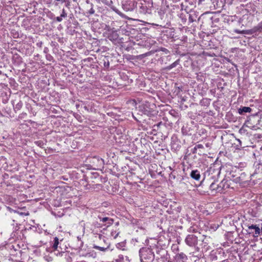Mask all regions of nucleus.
I'll return each mask as SVG.
<instances>
[{"mask_svg":"<svg viewBox=\"0 0 262 262\" xmlns=\"http://www.w3.org/2000/svg\"><path fill=\"white\" fill-rule=\"evenodd\" d=\"M179 61H180L179 59L176 60V61H174L173 63H172L170 65L165 67L164 68V69L166 70H171V69L176 67L177 65L179 64Z\"/></svg>","mask_w":262,"mask_h":262,"instance_id":"cd10ccee","label":"nucleus"},{"mask_svg":"<svg viewBox=\"0 0 262 262\" xmlns=\"http://www.w3.org/2000/svg\"><path fill=\"white\" fill-rule=\"evenodd\" d=\"M245 226L248 228L247 231L249 234H252L254 237H257L260 235V229L259 224H246Z\"/></svg>","mask_w":262,"mask_h":262,"instance_id":"20e7f679","label":"nucleus"},{"mask_svg":"<svg viewBox=\"0 0 262 262\" xmlns=\"http://www.w3.org/2000/svg\"><path fill=\"white\" fill-rule=\"evenodd\" d=\"M35 143L37 145L40 147H41L43 144V142L41 141H37Z\"/></svg>","mask_w":262,"mask_h":262,"instance_id":"4c0bfd02","label":"nucleus"},{"mask_svg":"<svg viewBox=\"0 0 262 262\" xmlns=\"http://www.w3.org/2000/svg\"><path fill=\"white\" fill-rule=\"evenodd\" d=\"M215 2L216 0H198V5L211 8L212 4Z\"/></svg>","mask_w":262,"mask_h":262,"instance_id":"f3484780","label":"nucleus"},{"mask_svg":"<svg viewBox=\"0 0 262 262\" xmlns=\"http://www.w3.org/2000/svg\"><path fill=\"white\" fill-rule=\"evenodd\" d=\"M176 259L179 262H185L187 260V257L184 253L181 252L177 254Z\"/></svg>","mask_w":262,"mask_h":262,"instance_id":"4be33fe9","label":"nucleus"},{"mask_svg":"<svg viewBox=\"0 0 262 262\" xmlns=\"http://www.w3.org/2000/svg\"><path fill=\"white\" fill-rule=\"evenodd\" d=\"M191 178L196 180L200 181L201 178L200 172L197 170H192L190 174Z\"/></svg>","mask_w":262,"mask_h":262,"instance_id":"aec40b11","label":"nucleus"},{"mask_svg":"<svg viewBox=\"0 0 262 262\" xmlns=\"http://www.w3.org/2000/svg\"><path fill=\"white\" fill-rule=\"evenodd\" d=\"M164 57H161L159 61L161 62V63H163V61H164Z\"/></svg>","mask_w":262,"mask_h":262,"instance_id":"3c124183","label":"nucleus"},{"mask_svg":"<svg viewBox=\"0 0 262 262\" xmlns=\"http://www.w3.org/2000/svg\"><path fill=\"white\" fill-rule=\"evenodd\" d=\"M212 7L214 9H220L224 6V3L222 1L220 2L216 0V2L212 4Z\"/></svg>","mask_w":262,"mask_h":262,"instance_id":"b1692460","label":"nucleus"},{"mask_svg":"<svg viewBox=\"0 0 262 262\" xmlns=\"http://www.w3.org/2000/svg\"><path fill=\"white\" fill-rule=\"evenodd\" d=\"M12 60L13 64L19 66L23 62V59L21 56L17 53H14L13 55Z\"/></svg>","mask_w":262,"mask_h":262,"instance_id":"a211bd4d","label":"nucleus"},{"mask_svg":"<svg viewBox=\"0 0 262 262\" xmlns=\"http://www.w3.org/2000/svg\"><path fill=\"white\" fill-rule=\"evenodd\" d=\"M164 124L162 123V122H159L158 123H157V124H155L153 126V127H157V128H159V127L160 126V125H163Z\"/></svg>","mask_w":262,"mask_h":262,"instance_id":"ea45409f","label":"nucleus"},{"mask_svg":"<svg viewBox=\"0 0 262 262\" xmlns=\"http://www.w3.org/2000/svg\"><path fill=\"white\" fill-rule=\"evenodd\" d=\"M53 242H54V243L52 246V248L54 251H56L57 250V249L58 248V244H59L58 238L57 237H55L54 238Z\"/></svg>","mask_w":262,"mask_h":262,"instance_id":"bb28decb","label":"nucleus"},{"mask_svg":"<svg viewBox=\"0 0 262 262\" xmlns=\"http://www.w3.org/2000/svg\"><path fill=\"white\" fill-rule=\"evenodd\" d=\"M181 147V141L176 136H172L171 138V148L173 151L177 152Z\"/></svg>","mask_w":262,"mask_h":262,"instance_id":"1a4fd4ad","label":"nucleus"},{"mask_svg":"<svg viewBox=\"0 0 262 262\" xmlns=\"http://www.w3.org/2000/svg\"><path fill=\"white\" fill-rule=\"evenodd\" d=\"M261 31L262 29L261 27H260L258 24L257 26L254 27L253 28L247 30L246 33L247 35H252L254 34H256L257 32H261Z\"/></svg>","mask_w":262,"mask_h":262,"instance_id":"6ab92c4d","label":"nucleus"},{"mask_svg":"<svg viewBox=\"0 0 262 262\" xmlns=\"http://www.w3.org/2000/svg\"><path fill=\"white\" fill-rule=\"evenodd\" d=\"M156 258L157 259H162L163 261L167 260L169 258V255L165 249L160 248L156 252Z\"/></svg>","mask_w":262,"mask_h":262,"instance_id":"f8f14e48","label":"nucleus"},{"mask_svg":"<svg viewBox=\"0 0 262 262\" xmlns=\"http://www.w3.org/2000/svg\"><path fill=\"white\" fill-rule=\"evenodd\" d=\"M108 247H106V248H104V247H100V246H94V248L95 249H97V250H99L100 251H105L106 250H107L108 249Z\"/></svg>","mask_w":262,"mask_h":262,"instance_id":"473e14b6","label":"nucleus"},{"mask_svg":"<svg viewBox=\"0 0 262 262\" xmlns=\"http://www.w3.org/2000/svg\"><path fill=\"white\" fill-rule=\"evenodd\" d=\"M160 20L159 24L156 25L163 28H168L170 26V21L172 18L171 13L167 9H160L158 12Z\"/></svg>","mask_w":262,"mask_h":262,"instance_id":"f03ea898","label":"nucleus"},{"mask_svg":"<svg viewBox=\"0 0 262 262\" xmlns=\"http://www.w3.org/2000/svg\"><path fill=\"white\" fill-rule=\"evenodd\" d=\"M188 13L186 14L182 13L180 14L179 17L181 18L182 22L184 24L186 23L187 21V17Z\"/></svg>","mask_w":262,"mask_h":262,"instance_id":"c85d7f7f","label":"nucleus"},{"mask_svg":"<svg viewBox=\"0 0 262 262\" xmlns=\"http://www.w3.org/2000/svg\"><path fill=\"white\" fill-rule=\"evenodd\" d=\"M149 55V53H146L145 54H141V55L137 56L136 58L138 59H142Z\"/></svg>","mask_w":262,"mask_h":262,"instance_id":"c9c22d12","label":"nucleus"},{"mask_svg":"<svg viewBox=\"0 0 262 262\" xmlns=\"http://www.w3.org/2000/svg\"><path fill=\"white\" fill-rule=\"evenodd\" d=\"M206 145V146H207V147H208V144H207Z\"/></svg>","mask_w":262,"mask_h":262,"instance_id":"774afa93","label":"nucleus"},{"mask_svg":"<svg viewBox=\"0 0 262 262\" xmlns=\"http://www.w3.org/2000/svg\"><path fill=\"white\" fill-rule=\"evenodd\" d=\"M230 182L227 178L224 179L219 184V192H222L223 190H226L230 187Z\"/></svg>","mask_w":262,"mask_h":262,"instance_id":"2eb2a0df","label":"nucleus"},{"mask_svg":"<svg viewBox=\"0 0 262 262\" xmlns=\"http://www.w3.org/2000/svg\"><path fill=\"white\" fill-rule=\"evenodd\" d=\"M234 32L235 33H237L238 34H247V30H239L238 29H234Z\"/></svg>","mask_w":262,"mask_h":262,"instance_id":"72a5a7b5","label":"nucleus"},{"mask_svg":"<svg viewBox=\"0 0 262 262\" xmlns=\"http://www.w3.org/2000/svg\"><path fill=\"white\" fill-rule=\"evenodd\" d=\"M195 128L193 124H186L182 127V133L183 135L191 136L194 133Z\"/></svg>","mask_w":262,"mask_h":262,"instance_id":"6e6552de","label":"nucleus"},{"mask_svg":"<svg viewBox=\"0 0 262 262\" xmlns=\"http://www.w3.org/2000/svg\"><path fill=\"white\" fill-rule=\"evenodd\" d=\"M98 218L100 222H102V225L107 227L110 226L113 224L114 220L107 216H102L98 215Z\"/></svg>","mask_w":262,"mask_h":262,"instance_id":"4468645a","label":"nucleus"},{"mask_svg":"<svg viewBox=\"0 0 262 262\" xmlns=\"http://www.w3.org/2000/svg\"><path fill=\"white\" fill-rule=\"evenodd\" d=\"M197 149H197L196 147L195 146L194 147V148H193L192 149V152L193 154H196V152H197Z\"/></svg>","mask_w":262,"mask_h":262,"instance_id":"c03bdc74","label":"nucleus"},{"mask_svg":"<svg viewBox=\"0 0 262 262\" xmlns=\"http://www.w3.org/2000/svg\"><path fill=\"white\" fill-rule=\"evenodd\" d=\"M122 7L126 11H132L137 6V3L135 0H121Z\"/></svg>","mask_w":262,"mask_h":262,"instance_id":"39448f33","label":"nucleus"},{"mask_svg":"<svg viewBox=\"0 0 262 262\" xmlns=\"http://www.w3.org/2000/svg\"><path fill=\"white\" fill-rule=\"evenodd\" d=\"M198 237L194 234H189L186 236L185 242L189 246L195 247L198 244Z\"/></svg>","mask_w":262,"mask_h":262,"instance_id":"9d476101","label":"nucleus"},{"mask_svg":"<svg viewBox=\"0 0 262 262\" xmlns=\"http://www.w3.org/2000/svg\"><path fill=\"white\" fill-rule=\"evenodd\" d=\"M173 35H174V31H170V36H171V37L172 38H174Z\"/></svg>","mask_w":262,"mask_h":262,"instance_id":"09e8293b","label":"nucleus"},{"mask_svg":"<svg viewBox=\"0 0 262 262\" xmlns=\"http://www.w3.org/2000/svg\"><path fill=\"white\" fill-rule=\"evenodd\" d=\"M237 141L239 142V144H240V145L241 146V141L239 139H238Z\"/></svg>","mask_w":262,"mask_h":262,"instance_id":"0e129e2a","label":"nucleus"},{"mask_svg":"<svg viewBox=\"0 0 262 262\" xmlns=\"http://www.w3.org/2000/svg\"><path fill=\"white\" fill-rule=\"evenodd\" d=\"M148 7L147 6L145 1L144 3H141L139 6V12L142 14L148 13Z\"/></svg>","mask_w":262,"mask_h":262,"instance_id":"412c9836","label":"nucleus"},{"mask_svg":"<svg viewBox=\"0 0 262 262\" xmlns=\"http://www.w3.org/2000/svg\"><path fill=\"white\" fill-rule=\"evenodd\" d=\"M93 176H94V177L96 179V178H98L99 179L100 178L99 177V174L98 173H94L93 174Z\"/></svg>","mask_w":262,"mask_h":262,"instance_id":"49530a36","label":"nucleus"},{"mask_svg":"<svg viewBox=\"0 0 262 262\" xmlns=\"http://www.w3.org/2000/svg\"><path fill=\"white\" fill-rule=\"evenodd\" d=\"M201 17L203 19H205L207 21H210V25L212 27H217V26L216 25V23H217L220 21V18L216 15H212V14L210 13H206L202 14Z\"/></svg>","mask_w":262,"mask_h":262,"instance_id":"0eeeda50","label":"nucleus"},{"mask_svg":"<svg viewBox=\"0 0 262 262\" xmlns=\"http://www.w3.org/2000/svg\"><path fill=\"white\" fill-rule=\"evenodd\" d=\"M94 225H95V226H96L97 227H101L103 226L102 224H101L100 223H98V222H96V223H95Z\"/></svg>","mask_w":262,"mask_h":262,"instance_id":"79ce46f5","label":"nucleus"},{"mask_svg":"<svg viewBox=\"0 0 262 262\" xmlns=\"http://www.w3.org/2000/svg\"><path fill=\"white\" fill-rule=\"evenodd\" d=\"M189 231H194V229H193V228H192V227H190V228H189Z\"/></svg>","mask_w":262,"mask_h":262,"instance_id":"680f3d73","label":"nucleus"},{"mask_svg":"<svg viewBox=\"0 0 262 262\" xmlns=\"http://www.w3.org/2000/svg\"><path fill=\"white\" fill-rule=\"evenodd\" d=\"M239 172H241V170L238 168L236 167L232 168L231 171L229 172L228 176H226V177L227 178L229 179L230 180H232V181L237 183Z\"/></svg>","mask_w":262,"mask_h":262,"instance_id":"9b49d317","label":"nucleus"},{"mask_svg":"<svg viewBox=\"0 0 262 262\" xmlns=\"http://www.w3.org/2000/svg\"><path fill=\"white\" fill-rule=\"evenodd\" d=\"M21 115H26V113H24V114H22Z\"/></svg>","mask_w":262,"mask_h":262,"instance_id":"338daca9","label":"nucleus"},{"mask_svg":"<svg viewBox=\"0 0 262 262\" xmlns=\"http://www.w3.org/2000/svg\"><path fill=\"white\" fill-rule=\"evenodd\" d=\"M95 186H96V187H99L101 186V185L99 184H97L95 185Z\"/></svg>","mask_w":262,"mask_h":262,"instance_id":"bf43d9fd","label":"nucleus"},{"mask_svg":"<svg viewBox=\"0 0 262 262\" xmlns=\"http://www.w3.org/2000/svg\"><path fill=\"white\" fill-rule=\"evenodd\" d=\"M83 108H84L85 110H86V111H88V110H89V109H88V106H86V105H84V106H83Z\"/></svg>","mask_w":262,"mask_h":262,"instance_id":"5fc2aeb1","label":"nucleus"},{"mask_svg":"<svg viewBox=\"0 0 262 262\" xmlns=\"http://www.w3.org/2000/svg\"><path fill=\"white\" fill-rule=\"evenodd\" d=\"M23 102L21 101H19L14 106V108L15 111H19L21 109L23 106Z\"/></svg>","mask_w":262,"mask_h":262,"instance_id":"2f4dec72","label":"nucleus"},{"mask_svg":"<svg viewBox=\"0 0 262 262\" xmlns=\"http://www.w3.org/2000/svg\"><path fill=\"white\" fill-rule=\"evenodd\" d=\"M47 50H48V48H45V49H44V52L46 53L47 52Z\"/></svg>","mask_w":262,"mask_h":262,"instance_id":"e2e57ef3","label":"nucleus"},{"mask_svg":"<svg viewBox=\"0 0 262 262\" xmlns=\"http://www.w3.org/2000/svg\"><path fill=\"white\" fill-rule=\"evenodd\" d=\"M104 66L106 68H108L110 66L109 61L107 60V61H104Z\"/></svg>","mask_w":262,"mask_h":262,"instance_id":"37998d69","label":"nucleus"},{"mask_svg":"<svg viewBox=\"0 0 262 262\" xmlns=\"http://www.w3.org/2000/svg\"><path fill=\"white\" fill-rule=\"evenodd\" d=\"M249 176L245 172H239L237 183H245L249 181Z\"/></svg>","mask_w":262,"mask_h":262,"instance_id":"dca6fc26","label":"nucleus"},{"mask_svg":"<svg viewBox=\"0 0 262 262\" xmlns=\"http://www.w3.org/2000/svg\"><path fill=\"white\" fill-rule=\"evenodd\" d=\"M252 11H253V12H255L256 13H257L256 9V8L255 7L253 8V9H252Z\"/></svg>","mask_w":262,"mask_h":262,"instance_id":"603ef678","label":"nucleus"},{"mask_svg":"<svg viewBox=\"0 0 262 262\" xmlns=\"http://www.w3.org/2000/svg\"><path fill=\"white\" fill-rule=\"evenodd\" d=\"M252 111V109L250 107L248 106H241L238 109V113L240 115H244L246 113H250Z\"/></svg>","mask_w":262,"mask_h":262,"instance_id":"5701e85b","label":"nucleus"},{"mask_svg":"<svg viewBox=\"0 0 262 262\" xmlns=\"http://www.w3.org/2000/svg\"><path fill=\"white\" fill-rule=\"evenodd\" d=\"M66 0H55L54 1V4L55 6L59 5V4H63L64 3H66Z\"/></svg>","mask_w":262,"mask_h":262,"instance_id":"f704fd0d","label":"nucleus"},{"mask_svg":"<svg viewBox=\"0 0 262 262\" xmlns=\"http://www.w3.org/2000/svg\"><path fill=\"white\" fill-rule=\"evenodd\" d=\"M187 15L188 16V22L189 23L196 21V20L199 21L201 18V17L199 16V13L193 10H190Z\"/></svg>","mask_w":262,"mask_h":262,"instance_id":"ddd939ff","label":"nucleus"},{"mask_svg":"<svg viewBox=\"0 0 262 262\" xmlns=\"http://www.w3.org/2000/svg\"><path fill=\"white\" fill-rule=\"evenodd\" d=\"M158 129V128H157V127H153V131H156Z\"/></svg>","mask_w":262,"mask_h":262,"instance_id":"052dcab7","label":"nucleus"},{"mask_svg":"<svg viewBox=\"0 0 262 262\" xmlns=\"http://www.w3.org/2000/svg\"><path fill=\"white\" fill-rule=\"evenodd\" d=\"M255 173H262V168L261 167V163H258L256 165L255 170Z\"/></svg>","mask_w":262,"mask_h":262,"instance_id":"c756f323","label":"nucleus"},{"mask_svg":"<svg viewBox=\"0 0 262 262\" xmlns=\"http://www.w3.org/2000/svg\"><path fill=\"white\" fill-rule=\"evenodd\" d=\"M260 232L262 231V223L260 225Z\"/></svg>","mask_w":262,"mask_h":262,"instance_id":"13d9d810","label":"nucleus"},{"mask_svg":"<svg viewBox=\"0 0 262 262\" xmlns=\"http://www.w3.org/2000/svg\"><path fill=\"white\" fill-rule=\"evenodd\" d=\"M140 262H154L155 255L150 247L141 248L139 251Z\"/></svg>","mask_w":262,"mask_h":262,"instance_id":"7ed1b4c3","label":"nucleus"},{"mask_svg":"<svg viewBox=\"0 0 262 262\" xmlns=\"http://www.w3.org/2000/svg\"><path fill=\"white\" fill-rule=\"evenodd\" d=\"M94 160H97L98 162V165L100 167H103L104 165V160L101 158H94Z\"/></svg>","mask_w":262,"mask_h":262,"instance_id":"7c9ffc66","label":"nucleus"},{"mask_svg":"<svg viewBox=\"0 0 262 262\" xmlns=\"http://www.w3.org/2000/svg\"><path fill=\"white\" fill-rule=\"evenodd\" d=\"M258 24L259 25V26L260 27H261V28L262 29V20L259 23H258Z\"/></svg>","mask_w":262,"mask_h":262,"instance_id":"864d4df0","label":"nucleus"},{"mask_svg":"<svg viewBox=\"0 0 262 262\" xmlns=\"http://www.w3.org/2000/svg\"><path fill=\"white\" fill-rule=\"evenodd\" d=\"M107 37L115 44L122 42L121 41V39L119 37V34L116 30H108Z\"/></svg>","mask_w":262,"mask_h":262,"instance_id":"423d86ee","label":"nucleus"},{"mask_svg":"<svg viewBox=\"0 0 262 262\" xmlns=\"http://www.w3.org/2000/svg\"><path fill=\"white\" fill-rule=\"evenodd\" d=\"M216 181H210L208 182L209 183H210V189L212 191H215L216 192H219L218 191L219 189V184L216 185L215 184Z\"/></svg>","mask_w":262,"mask_h":262,"instance_id":"393cba45","label":"nucleus"},{"mask_svg":"<svg viewBox=\"0 0 262 262\" xmlns=\"http://www.w3.org/2000/svg\"><path fill=\"white\" fill-rule=\"evenodd\" d=\"M42 42L41 41L38 42L36 43V45L38 47L41 48L42 46Z\"/></svg>","mask_w":262,"mask_h":262,"instance_id":"8fccbe9b","label":"nucleus"},{"mask_svg":"<svg viewBox=\"0 0 262 262\" xmlns=\"http://www.w3.org/2000/svg\"><path fill=\"white\" fill-rule=\"evenodd\" d=\"M102 237V235H101V234H99V238L100 239H101Z\"/></svg>","mask_w":262,"mask_h":262,"instance_id":"69168bd1","label":"nucleus"},{"mask_svg":"<svg viewBox=\"0 0 262 262\" xmlns=\"http://www.w3.org/2000/svg\"><path fill=\"white\" fill-rule=\"evenodd\" d=\"M62 17H61V15H60V16H57L56 17V20L58 22H61L62 20Z\"/></svg>","mask_w":262,"mask_h":262,"instance_id":"a19ab883","label":"nucleus"},{"mask_svg":"<svg viewBox=\"0 0 262 262\" xmlns=\"http://www.w3.org/2000/svg\"><path fill=\"white\" fill-rule=\"evenodd\" d=\"M162 51H164V52H166H166H168V50H167V49H165V48H163V49H162Z\"/></svg>","mask_w":262,"mask_h":262,"instance_id":"6e6d98bb","label":"nucleus"},{"mask_svg":"<svg viewBox=\"0 0 262 262\" xmlns=\"http://www.w3.org/2000/svg\"><path fill=\"white\" fill-rule=\"evenodd\" d=\"M94 13H95V10H94V9L93 8H91V9L89 11V13L90 14H93Z\"/></svg>","mask_w":262,"mask_h":262,"instance_id":"de8ad7c7","label":"nucleus"},{"mask_svg":"<svg viewBox=\"0 0 262 262\" xmlns=\"http://www.w3.org/2000/svg\"><path fill=\"white\" fill-rule=\"evenodd\" d=\"M195 146L196 147L197 149L204 148V146L202 144H197L196 145H195Z\"/></svg>","mask_w":262,"mask_h":262,"instance_id":"a18cd8bd","label":"nucleus"},{"mask_svg":"<svg viewBox=\"0 0 262 262\" xmlns=\"http://www.w3.org/2000/svg\"><path fill=\"white\" fill-rule=\"evenodd\" d=\"M221 167L213 164L204 173V178L201 184L205 182L217 181L221 173Z\"/></svg>","mask_w":262,"mask_h":262,"instance_id":"f257e3e1","label":"nucleus"},{"mask_svg":"<svg viewBox=\"0 0 262 262\" xmlns=\"http://www.w3.org/2000/svg\"><path fill=\"white\" fill-rule=\"evenodd\" d=\"M118 234H119V232L116 233V231H115V232L113 231L111 233L112 236H113L114 238H116L118 236Z\"/></svg>","mask_w":262,"mask_h":262,"instance_id":"58836bf2","label":"nucleus"},{"mask_svg":"<svg viewBox=\"0 0 262 262\" xmlns=\"http://www.w3.org/2000/svg\"><path fill=\"white\" fill-rule=\"evenodd\" d=\"M119 258H120V259H123V255H119Z\"/></svg>","mask_w":262,"mask_h":262,"instance_id":"4d7b16f0","label":"nucleus"},{"mask_svg":"<svg viewBox=\"0 0 262 262\" xmlns=\"http://www.w3.org/2000/svg\"><path fill=\"white\" fill-rule=\"evenodd\" d=\"M106 2H105V4L109 6L110 7V8L113 10L115 12H116L118 14H120V12L115 7H114L113 5V2L112 1H107L106 0Z\"/></svg>","mask_w":262,"mask_h":262,"instance_id":"a878e982","label":"nucleus"},{"mask_svg":"<svg viewBox=\"0 0 262 262\" xmlns=\"http://www.w3.org/2000/svg\"><path fill=\"white\" fill-rule=\"evenodd\" d=\"M61 15V17H62L63 18H65L67 16V14L64 9H62Z\"/></svg>","mask_w":262,"mask_h":262,"instance_id":"e433bc0d","label":"nucleus"}]
</instances>
